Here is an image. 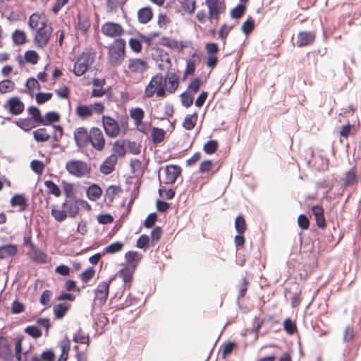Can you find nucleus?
Wrapping results in <instances>:
<instances>
[{
	"mask_svg": "<svg viewBox=\"0 0 361 361\" xmlns=\"http://www.w3.org/2000/svg\"><path fill=\"white\" fill-rule=\"evenodd\" d=\"M130 117L134 119L135 124L137 126L139 125H142V118L144 117V111L140 108L133 109L130 111Z\"/></svg>",
	"mask_w": 361,
	"mask_h": 361,
	"instance_id": "nucleus-33",
	"label": "nucleus"
},
{
	"mask_svg": "<svg viewBox=\"0 0 361 361\" xmlns=\"http://www.w3.org/2000/svg\"><path fill=\"white\" fill-rule=\"evenodd\" d=\"M11 204L13 207H18V211H24L27 206V200L23 195H16L11 200Z\"/></svg>",
	"mask_w": 361,
	"mask_h": 361,
	"instance_id": "nucleus-23",
	"label": "nucleus"
},
{
	"mask_svg": "<svg viewBox=\"0 0 361 361\" xmlns=\"http://www.w3.org/2000/svg\"><path fill=\"white\" fill-rule=\"evenodd\" d=\"M128 67L133 73H142L147 70V64L142 59H134L129 60Z\"/></svg>",
	"mask_w": 361,
	"mask_h": 361,
	"instance_id": "nucleus-19",
	"label": "nucleus"
},
{
	"mask_svg": "<svg viewBox=\"0 0 361 361\" xmlns=\"http://www.w3.org/2000/svg\"><path fill=\"white\" fill-rule=\"evenodd\" d=\"M161 43L164 47L171 48V49H178L182 50L183 49V42H178L176 39H171L169 37H164L161 39Z\"/></svg>",
	"mask_w": 361,
	"mask_h": 361,
	"instance_id": "nucleus-28",
	"label": "nucleus"
},
{
	"mask_svg": "<svg viewBox=\"0 0 361 361\" xmlns=\"http://www.w3.org/2000/svg\"><path fill=\"white\" fill-rule=\"evenodd\" d=\"M192 59H189L187 60L186 68L184 72V75L183 80H184L188 75H192L195 71V66L197 63H199L201 61L200 56L194 52L191 55Z\"/></svg>",
	"mask_w": 361,
	"mask_h": 361,
	"instance_id": "nucleus-17",
	"label": "nucleus"
},
{
	"mask_svg": "<svg viewBox=\"0 0 361 361\" xmlns=\"http://www.w3.org/2000/svg\"><path fill=\"white\" fill-rule=\"evenodd\" d=\"M206 4L208 6L210 17L216 20L219 19V14L225 9L224 5L219 0H206Z\"/></svg>",
	"mask_w": 361,
	"mask_h": 361,
	"instance_id": "nucleus-12",
	"label": "nucleus"
},
{
	"mask_svg": "<svg viewBox=\"0 0 361 361\" xmlns=\"http://www.w3.org/2000/svg\"><path fill=\"white\" fill-rule=\"evenodd\" d=\"M51 216L58 222L65 221L68 216L66 209H61L59 207L54 204L51 207Z\"/></svg>",
	"mask_w": 361,
	"mask_h": 361,
	"instance_id": "nucleus-27",
	"label": "nucleus"
},
{
	"mask_svg": "<svg viewBox=\"0 0 361 361\" xmlns=\"http://www.w3.org/2000/svg\"><path fill=\"white\" fill-rule=\"evenodd\" d=\"M60 347L61 350V355L58 361H66L68 355L70 350V341L68 339L65 338L60 342Z\"/></svg>",
	"mask_w": 361,
	"mask_h": 361,
	"instance_id": "nucleus-31",
	"label": "nucleus"
},
{
	"mask_svg": "<svg viewBox=\"0 0 361 361\" xmlns=\"http://www.w3.org/2000/svg\"><path fill=\"white\" fill-rule=\"evenodd\" d=\"M136 268V264H133V266H126L122 269H121L118 272V275L121 278H122L123 281L125 283H129L131 281L133 278V274Z\"/></svg>",
	"mask_w": 361,
	"mask_h": 361,
	"instance_id": "nucleus-22",
	"label": "nucleus"
},
{
	"mask_svg": "<svg viewBox=\"0 0 361 361\" xmlns=\"http://www.w3.org/2000/svg\"><path fill=\"white\" fill-rule=\"evenodd\" d=\"M138 252L135 251H128L125 255V258L128 262L127 266H133L137 264Z\"/></svg>",
	"mask_w": 361,
	"mask_h": 361,
	"instance_id": "nucleus-44",
	"label": "nucleus"
},
{
	"mask_svg": "<svg viewBox=\"0 0 361 361\" xmlns=\"http://www.w3.org/2000/svg\"><path fill=\"white\" fill-rule=\"evenodd\" d=\"M218 146L219 144L216 140H209L204 144L203 150L206 154H212L216 152L218 149Z\"/></svg>",
	"mask_w": 361,
	"mask_h": 361,
	"instance_id": "nucleus-42",
	"label": "nucleus"
},
{
	"mask_svg": "<svg viewBox=\"0 0 361 361\" xmlns=\"http://www.w3.org/2000/svg\"><path fill=\"white\" fill-rule=\"evenodd\" d=\"M128 146L127 140H117L114 145V151L119 155H124Z\"/></svg>",
	"mask_w": 361,
	"mask_h": 361,
	"instance_id": "nucleus-38",
	"label": "nucleus"
},
{
	"mask_svg": "<svg viewBox=\"0 0 361 361\" xmlns=\"http://www.w3.org/2000/svg\"><path fill=\"white\" fill-rule=\"evenodd\" d=\"M102 193V189L97 185L93 184L86 190V195L89 200L96 201L101 197Z\"/></svg>",
	"mask_w": 361,
	"mask_h": 361,
	"instance_id": "nucleus-25",
	"label": "nucleus"
},
{
	"mask_svg": "<svg viewBox=\"0 0 361 361\" xmlns=\"http://www.w3.org/2000/svg\"><path fill=\"white\" fill-rule=\"evenodd\" d=\"M25 59L28 63L36 64L39 60V55L34 50H28L25 53Z\"/></svg>",
	"mask_w": 361,
	"mask_h": 361,
	"instance_id": "nucleus-45",
	"label": "nucleus"
},
{
	"mask_svg": "<svg viewBox=\"0 0 361 361\" xmlns=\"http://www.w3.org/2000/svg\"><path fill=\"white\" fill-rule=\"evenodd\" d=\"M180 5L183 10L190 14L192 13L195 10V0H181Z\"/></svg>",
	"mask_w": 361,
	"mask_h": 361,
	"instance_id": "nucleus-39",
	"label": "nucleus"
},
{
	"mask_svg": "<svg viewBox=\"0 0 361 361\" xmlns=\"http://www.w3.org/2000/svg\"><path fill=\"white\" fill-rule=\"evenodd\" d=\"M232 27H228L226 24H224L219 30V37L224 41V44L226 42V39Z\"/></svg>",
	"mask_w": 361,
	"mask_h": 361,
	"instance_id": "nucleus-59",
	"label": "nucleus"
},
{
	"mask_svg": "<svg viewBox=\"0 0 361 361\" xmlns=\"http://www.w3.org/2000/svg\"><path fill=\"white\" fill-rule=\"evenodd\" d=\"M16 125L20 127L21 129H23L25 131H28L30 129H32L34 126L32 123V121L29 118H25V119H19L16 122Z\"/></svg>",
	"mask_w": 361,
	"mask_h": 361,
	"instance_id": "nucleus-47",
	"label": "nucleus"
},
{
	"mask_svg": "<svg viewBox=\"0 0 361 361\" xmlns=\"http://www.w3.org/2000/svg\"><path fill=\"white\" fill-rule=\"evenodd\" d=\"M117 156L115 154H112L109 156L101 164L100 171L105 175H108L113 172L115 169V165L117 162Z\"/></svg>",
	"mask_w": 361,
	"mask_h": 361,
	"instance_id": "nucleus-14",
	"label": "nucleus"
},
{
	"mask_svg": "<svg viewBox=\"0 0 361 361\" xmlns=\"http://www.w3.org/2000/svg\"><path fill=\"white\" fill-rule=\"evenodd\" d=\"M245 11V6L240 4L231 10V16L233 18L238 19L243 15Z\"/></svg>",
	"mask_w": 361,
	"mask_h": 361,
	"instance_id": "nucleus-48",
	"label": "nucleus"
},
{
	"mask_svg": "<svg viewBox=\"0 0 361 361\" xmlns=\"http://www.w3.org/2000/svg\"><path fill=\"white\" fill-rule=\"evenodd\" d=\"M32 170L36 173L40 175L44 169V165L41 161L32 160L30 164Z\"/></svg>",
	"mask_w": 361,
	"mask_h": 361,
	"instance_id": "nucleus-52",
	"label": "nucleus"
},
{
	"mask_svg": "<svg viewBox=\"0 0 361 361\" xmlns=\"http://www.w3.org/2000/svg\"><path fill=\"white\" fill-rule=\"evenodd\" d=\"M170 23L169 18L166 14L160 13L158 16L157 24L160 28H165L166 25Z\"/></svg>",
	"mask_w": 361,
	"mask_h": 361,
	"instance_id": "nucleus-56",
	"label": "nucleus"
},
{
	"mask_svg": "<svg viewBox=\"0 0 361 361\" xmlns=\"http://www.w3.org/2000/svg\"><path fill=\"white\" fill-rule=\"evenodd\" d=\"M69 305L64 303H61L54 307V313L57 319H61L68 311Z\"/></svg>",
	"mask_w": 361,
	"mask_h": 361,
	"instance_id": "nucleus-35",
	"label": "nucleus"
},
{
	"mask_svg": "<svg viewBox=\"0 0 361 361\" xmlns=\"http://www.w3.org/2000/svg\"><path fill=\"white\" fill-rule=\"evenodd\" d=\"M109 289V283L102 282L100 283L95 290V303L98 302L100 306L103 305L108 297Z\"/></svg>",
	"mask_w": 361,
	"mask_h": 361,
	"instance_id": "nucleus-11",
	"label": "nucleus"
},
{
	"mask_svg": "<svg viewBox=\"0 0 361 361\" xmlns=\"http://www.w3.org/2000/svg\"><path fill=\"white\" fill-rule=\"evenodd\" d=\"M73 137L78 148H85L90 144V131L84 127L77 128L74 130Z\"/></svg>",
	"mask_w": 361,
	"mask_h": 361,
	"instance_id": "nucleus-8",
	"label": "nucleus"
},
{
	"mask_svg": "<svg viewBox=\"0 0 361 361\" xmlns=\"http://www.w3.org/2000/svg\"><path fill=\"white\" fill-rule=\"evenodd\" d=\"M75 114L81 119L89 118L92 115V106L78 105L75 109Z\"/></svg>",
	"mask_w": 361,
	"mask_h": 361,
	"instance_id": "nucleus-26",
	"label": "nucleus"
},
{
	"mask_svg": "<svg viewBox=\"0 0 361 361\" xmlns=\"http://www.w3.org/2000/svg\"><path fill=\"white\" fill-rule=\"evenodd\" d=\"M12 40L16 45H22L26 42V35L24 31L16 30L12 34Z\"/></svg>",
	"mask_w": 361,
	"mask_h": 361,
	"instance_id": "nucleus-30",
	"label": "nucleus"
},
{
	"mask_svg": "<svg viewBox=\"0 0 361 361\" xmlns=\"http://www.w3.org/2000/svg\"><path fill=\"white\" fill-rule=\"evenodd\" d=\"M165 131L159 128H153L151 136L154 143H160L164 139Z\"/></svg>",
	"mask_w": 361,
	"mask_h": 361,
	"instance_id": "nucleus-36",
	"label": "nucleus"
},
{
	"mask_svg": "<svg viewBox=\"0 0 361 361\" xmlns=\"http://www.w3.org/2000/svg\"><path fill=\"white\" fill-rule=\"evenodd\" d=\"M205 49L207 55H216L219 51V47L216 43L210 42L205 45Z\"/></svg>",
	"mask_w": 361,
	"mask_h": 361,
	"instance_id": "nucleus-57",
	"label": "nucleus"
},
{
	"mask_svg": "<svg viewBox=\"0 0 361 361\" xmlns=\"http://www.w3.org/2000/svg\"><path fill=\"white\" fill-rule=\"evenodd\" d=\"M315 35L312 32H301L298 35L297 46L302 47L313 43Z\"/></svg>",
	"mask_w": 361,
	"mask_h": 361,
	"instance_id": "nucleus-20",
	"label": "nucleus"
},
{
	"mask_svg": "<svg viewBox=\"0 0 361 361\" xmlns=\"http://www.w3.org/2000/svg\"><path fill=\"white\" fill-rule=\"evenodd\" d=\"M123 247V244L120 242H116L114 243L110 244L109 245L106 246L104 250L103 254H114L118 252H120Z\"/></svg>",
	"mask_w": 361,
	"mask_h": 361,
	"instance_id": "nucleus-37",
	"label": "nucleus"
},
{
	"mask_svg": "<svg viewBox=\"0 0 361 361\" xmlns=\"http://www.w3.org/2000/svg\"><path fill=\"white\" fill-rule=\"evenodd\" d=\"M51 93H43L39 92L38 94H37L36 95V101L37 104H42L45 102L49 100L51 98Z\"/></svg>",
	"mask_w": 361,
	"mask_h": 361,
	"instance_id": "nucleus-60",
	"label": "nucleus"
},
{
	"mask_svg": "<svg viewBox=\"0 0 361 361\" xmlns=\"http://www.w3.org/2000/svg\"><path fill=\"white\" fill-rule=\"evenodd\" d=\"M32 134L37 142H46L50 138V135L47 133V130L45 128L37 129L33 131Z\"/></svg>",
	"mask_w": 361,
	"mask_h": 361,
	"instance_id": "nucleus-32",
	"label": "nucleus"
},
{
	"mask_svg": "<svg viewBox=\"0 0 361 361\" xmlns=\"http://www.w3.org/2000/svg\"><path fill=\"white\" fill-rule=\"evenodd\" d=\"M94 274V270L92 268L86 269L80 274V279L84 283H87Z\"/></svg>",
	"mask_w": 361,
	"mask_h": 361,
	"instance_id": "nucleus-62",
	"label": "nucleus"
},
{
	"mask_svg": "<svg viewBox=\"0 0 361 361\" xmlns=\"http://www.w3.org/2000/svg\"><path fill=\"white\" fill-rule=\"evenodd\" d=\"M90 143L98 152H102L104 149L106 140L99 128L93 127L90 130Z\"/></svg>",
	"mask_w": 361,
	"mask_h": 361,
	"instance_id": "nucleus-6",
	"label": "nucleus"
},
{
	"mask_svg": "<svg viewBox=\"0 0 361 361\" xmlns=\"http://www.w3.org/2000/svg\"><path fill=\"white\" fill-rule=\"evenodd\" d=\"M102 126L105 133L111 138L116 137L120 133V126L118 123L110 116H102Z\"/></svg>",
	"mask_w": 361,
	"mask_h": 361,
	"instance_id": "nucleus-7",
	"label": "nucleus"
},
{
	"mask_svg": "<svg viewBox=\"0 0 361 361\" xmlns=\"http://www.w3.org/2000/svg\"><path fill=\"white\" fill-rule=\"evenodd\" d=\"M94 61V54L90 51L82 52L77 59L73 67V73L77 76L83 75L92 65Z\"/></svg>",
	"mask_w": 361,
	"mask_h": 361,
	"instance_id": "nucleus-5",
	"label": "nucleus"
},
{
	"mask_svg": "<svg viewBox=\"0 0 361 361\" xmlns=\"http://www.w3.org/2000/svg\"><path fill=\"white\" fill-rule=\"evenodd\" d=\"M25 310V306L23 303L18 300H15L12 303L11 312L13 314H20Z\"/></svg>",
	"mask_w": 361,
	"mask_h": 361,
	"instance_id": "nucleus-63",
	"label": "nucleus"
},
{
	"mask_svg": "<svg viewBox=\"0 0 361 361\" xmlns=\"http://www.w3.org/2000/svg\"><path fill=\"white\" fill-rule=\"evenodd\" d=\"M158 68L161 71H169L171 67V61L167 53H160L154 59Z\"/></svg>",
	"mask_w": 361,
	"mask_h": 361,
	"instance_id": "nucleus-18",
	"label": "nucleus"
},
{
	"mask_svg": "<svg viewBox=\"0 0 361 361\" xmlns=\"http://www.w3.org/2000/svg\"><path fill=\"white\" fill-rule=\"evenodd\" d=\"M51 295V291L49 290H45L41 295L39 300L40 303L43 305H48L49 304Z\"/></svg>",
	"mask_w": 361,
	"mask_h": 361,
	"instance_id": "nucleus-64",
	"label": "nucleus"
},
{
	"mask_svg": "<svg viewBox=\"0 0 361 361\" xmlns=\"http://www.w3.org/2000/svg\"><path fill=\"white\" fill-rule=\"evenodd\" d=\"M254 20L252 17H249L242 25V31L245 35H249L254 29Z\"/></svg>",
	"mask_w": 361,
	"mask_h": 361,
	"instance_id": "nucleus-49",
	"label": "nucleus"
},
{
	"mask_svg": "<svg viewBox=\"0 0 361 361\" xmlns=\"http://www.w3.org/2000/svg\"><path fill=\"white\" fill-rule=\"evenodd\" d=\"M165 183L173 184L176 182L178 175L181 173V169L177 165H169L165 168Z\"/></svg>",
	"mask_w": 361,
	"mask_h": 361,
	"instance_id": "nucleus-13",
	"label": "nucleus"
},
{
	"mask_svg": "<svg viewBox=\"0 0 361 361\" xmlns=\"http://www.w3.org/2000/svg\"><path fill=\"white\" fill-rule=\"evenodd\" d=\"M283 328L289 334H293L296 331L295 324L290 319H285L283 322Z\"/></svg>",
	"mask_w": 361,
	"mask_h": 361,
	"instance_id": "nucleus-55",
	"label": "nucleus"
},
{
	"mask_svg": "<svg viewBox=\"0 0 361 361\" xmlns=\"http://www.w3.org/2000/svg\"><path fill=\"white\" fill-rule=\"evenodd\" d=\"M102 32L109 37H118L123 33V29L118 23L107 22L102 26Z\"/></svg>",
	"mask_w": 361,
	"mask_h": 361,
	"instance_id": "nucleus-10",
	"label": "nucleus"
},
{
	"mask_svg": "<svg viewBox=\"0 0 361 361\" xmlns=\"http://www.w3.org/2000/svg\"><path fill=\"white\" fill-rule=\"evenodd\" d=\"M298 226L303 230H306L309 228L310 221L307 217L304 214L299 215L298 218Z\"/></svg>",
	"mask_w": 361,
	"mask_h": 361,
	"instance_id": "nucleus-61",
	"label": "nucleus"
},
{
	"mask_svg": "<svg viewBox=\"0 0 361 361\" xmlns=\"http://www.w3.org/2000/svg\"><path fill=\"white\" fill-rule=\"evenodd\" d=\"M190 92H183L180 94L182 104L185 107H189L193 102V98Z\"/></svg>",
	"mask_w": 361,
	"mask_h": 361,
	"instance_id": "nucleus-53",
	"label": "nucleus"
},
{
	"mask_svg": "<svg viewBox=\"0 0 361 361\" xmlns=\"http://www.w3.org/2000/svg\"><path fill=\"white\" fill-rule=\"evenodd\" d=\"M44 185L48 189L49 193L52 194L55 197H58L61 195V190L59 188L52 180H46L44 182Z\"/></svg>",
	"mask_w": 361,
	"mask_h": 361,
	"instance_id": "nucleus-40",
	"label": "nucleus"
},
{
	"mask_svg": "<svg viewBox=\"0 0 361 361\" xmlns=\"http://www.w3.org/2000/svg\"><path fill=\"white\" fill-rule=\"evenodd\" d=\"M65 168L69 174L76 178L88 176L91 171V168L87 162L77 159L67 161Z\"/></svg>",
	"mask_w": 361,
	"mask_h": 361,
	"instance_id": "nucleus-3",
	"label": "nucleus"
},
{
	"mask_svg": "<svg viewBox=\"0 0 361 361\" xmlns=\"http://www.w3.org/2000/svg\"><path fill=\"white\" fill-rule=\"evenodd\" d=\"M197 117L195 115H187L183 123V126L188 130H192L196 123Z\"/></svg>",
	"mask_w": 361,
	"mask_h": 361,
	"instance_id": "nucleus-41",
	"label": "nucleus"
},
{
	"mask_svg": "<svg viewBox=\"0 0 361 361\" xmlns=\"http://www.w3.org/2000/svg\"><path fill=\"white\" fill-rule=\"evenodd\" d=\"M126 41L119 38L116 39L108 49L109 63L113 66H118L125 57Z\"/></svg>",
	"mask_w": 361,
	"mask_h": 361,
	"instance_id": "nucleus-2",
	"label": "nucleus"
},
{
	"mask_svg": "<svg viewBox=\"0 0 361 361\" xmlns=\"http://www.w3.org/2000/svg\"><path fill=\"white\" fill-rule=\"evenodd\" d=\"M5 108L8 109L13 115H18L24 110V104L17 97L10 99L5 104Z\"/></svg>",
	"mask_w": 361,
	"mask_h": 361,
	"instance_id": "nucleus-16",
	"label": "nucleus"
},
{
	"mask_svg": "<svg viewBox=\"0 0 361 361\" xmlns=\"http://www.w3.org/2000/svg\"><path fill=\"white\" fill-rule=\"evenodd\" d=\"M27 90H34L39 89V84L37 80L33 78H28L25 82Z\"/></svg>",
	"mask_w": 361,
	"mask_h": 361,
	"instance_id": "nucleus-58",
	"label": "nucleus"
},
{
	"mask_svg": "<svg viewBox=\"0 0 361 361\" xmlns=\"http://www.w3.org/2000/svg\"><path fill=\"white\" fill-rule=\"evenodd\" d=\"M27 255L37 263L43 264L47 262V254L35 245H32L31 248H29Z\"/></svg>",
	"mask_w": 361,
	"mask_h": 361,
	"instance_id": "nucleus-15",
	"label": "nucleus"
},
{
	"mask_svg": "<svg viewBox=\"0 0 361 361\" xmlns=\"http://www.w3.org/2000/svg\"><path fill=\"white\" fill-rule=\"evenodd\" d=\"M53 28L51 25L47 24L45 20L41 22V26L36 30V34L34 37V42L37 47H45L50 39Z\"/></svg>",
	"mask_w": 361,
	"mask_h": 361,
	"instance_id": "nucleus-4",
	"label": "nucleus"
},
{
	"mask_svg": "<svg viewBox=\"0 0 361 361\" xmlns=\"http://www.w3.org/2000/svg\"><path fill=\"white\" fill-rule=\"evenodd\" d=\"M80 202V199L78 198L67 199L63 202L62 207L69 217L74 218L79 213Z\"/></svg>",
	"mask_w": 361,
	"mask_h": 361,
	"instance_id": "nucleus-9",
	"label": "nucleus"
},
{
	"mask_svg": "<svg viewBox=\"0 0 361 361\" xmlns=\"http://www.w3.org/2000/svg\"><path fill=\"white\" fill-rule=\"evenodd\" d=\"M129 46L130 49L135 53H140L142 51V43L139 39L130 38L129 39Z\"/></svg>",
	"mask_w": 361,
	"mask_h": 361,
	"instance_id": "nucleus-50",
	"label": "nucleus"
},
{
	"mask_svg": "<svg viewBox=\"0 0 361 361\" xmlns=\"http://www.w3.org/2000/svg\"><path fill=\"white\" fill-rule=\"evenodd\" d=\"M41 15L37 13H32L28 20V26L32 30H36L39 26H41Z\"/></svg>",
	"mask_w": 361,
	"mask_h": 361,
	"instance_id": "nucleus-34",
	"label": "nucleus"
},
{
	"mask_svg": "<svg viewBox=\"0 0 361 361\" xmlns=\"http://www.w3.org/2000/svg\"><path fill=\"white\" fill-rule=\"evenodd\" d=\"M153 17V13L149 6L143 7L137 11L138 21L142 24L149 22Z\"/></svg>",
	"mask_w": 361,
	"mask_h": 361,
	"instance_id": "nucleus-21",
	"label": "nucleus"
},
{
	"mask_svg": "<svg viewBox=\"0 0 361 361\" xmlns=\"http://www.w3.org/2000/svg\"><path fill=\"white\" fill-rule=\"evenodd\" d=\"M179 82V76L175 73L167 72L165 77L158 73L152 77L145 90H149V87L154 90H176Z\"/></svg>",
	"mask_w": 361,
	"mask_h": 361,
	"instance_id": "nucleus-1",
	"label": "nucleus"
},
{
	"mask_svg": "<svg viewBox=\"0 0 361 361\" xmlns=\"http://www.w3.org/2000/svg\"><path fill=\"white\" fill-rule=\"evenodd\" d=\"M28 112L33 118L34 121L37 123H43V120L41 116L39 110L35 106H30L28 108Z\"/></svg>",
	"mask_w": 361,
	"mask_h": 361,
	"instance_id": "nucleus-51",
	"label": "nucleus"
},
{
	"mask_svg": "<svg viewBox=\"0 0 361 361\" xmlns=\"http://www.w3.org/2000/svg\"><path fill=\"white\" fill-rule=\"evenodd\" d=\"M345 186L353 185L357 182L356 169L355 167L351 168L345 175L343 178Z\"/></svg>",
	"mask_w": 361,
	"mask_h": 361,
	"instance_id": "nucleus-29",
	"label": "nucleus"
},
{
	"mask_svg": "<svg viewBox=\"0 0 361 361\" xmlns=\"http://www.w3.org/2000/svg\"><path fill=\"white\" fill-rule=\"evenodd\" d=\"M235 228L239 234H243L245 231V221L242 216H239L235 219Z\"/></svg>",
	"mask_w": 361,
	"mask_h": 361,
	"instance_id": "nucleus-46",
	"label": "nucleus"
},
{
	"mask_svg": "<svg viewBox=\"0 0 361 361\" xmlns=\"http://www.w3.org/2000/svg\"><path fill=\"white\" fill-rule=\"evenodd\" d=\"M25 331L30 336L37 338L42 336V331L36 326H28Z\"/></svg>",
	"mask_w": 361,
	"mask_h": 361,
	"instance_id": "nucleus-54",
	"label": "nucleus"
},
{
	"mask_svg": "<svg viewBox=\"0 0 361 361\" xmlns=\"http://www.w3.org/2000/svg\"><path fill=\"white\" fill-rule=\"evenodd\" d=\"M18 252V247L16 245L9 244L0 247V258H7L14 256Z\"/></svg>",
	"mask_w": 361,
	"mask_h": 361,
	"instance_id": "nucleus-24",
	"label": "nucleus"
},
{
	"mask_svg": "<svg viewBox=\"0 0 361 361\" xmlns=\"http://www.w3.org/2000/svg\"><path fill=\"white\" fill-rule=\"evenodd\" d=\"M63 190L68 199L75 198L74 197V186L72 183L62 181Z\"/></svg>",
	"mask_w": 361,
	"mask_h": 361,
	"instance_id": "nucleus-43",
	"label": "nucleus"
}]
</instances>
